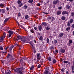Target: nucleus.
Masks as SVG:
<instances>
[{"label":"nucleus","instance_id":"1","mask_svg":"<svg viewBox=\"0 0 74 74\" xmlns=\"http://www.w3.org/2000/svg\"><path fill=\"white\" fill-rule=\"evenodd\" d=\"M40 53H38L36 54V56H37V61H39L41 59V57Z\"/></svg>","mask_w":74,"mask_h":74},{"label":"nucleus","instance_id":"2","mask_svg":"<svg viewBox=\"0 0 74 74\" xmlns=\"http://www.w3.org/2000/svg\"><path fill=\"white\" fill-rule=\"evenodd\" d=\"M21 70L22 69V70H23V68H17L14 69V71L15 72H17L18 73L21 71Z\"/></svg>","mask_w":74,"mask_h":74},{"label":"nucleus","instance_id":"3","mask_svg":"<svg viewBox=\"0 0 74 74\" xmlns=\"http://www.w3.org/2000/svg\"><path fill=\"white\" fill-rule=\"evenodd\" d=\"M8 33L10 34L9 35V38L11 37L12 35L13 34V33H14V32L12 31H11V30H10L8 31Z\"/></svg>","mask_w":74,"mask_h":74},{"label":"nucleus","instance_id":"4","mask_svg":"<svg viewBox=\"0 0 74 74\" xmlns=\"http://www.w3.org/2000/svg\"><path fill=\"white\" fill-rule=\"evenodd\" d=\"M25 59H26L25 58H22V59H20V62H21V63L22 64L23 66H24V65H25V62H23V60H25Z\"/></svg>","mask_w":74,"mask_h":74},{"label":"nucleus","instance_id":"5","mask_svg":"<svg viewBox=\"0 0 74 74\" xmlns=\"http://www.w3.org/2000/svg\"><path fill=\"white\" fill-rule=\"evenodd\" d=\"M6 34L5 32L3 33V36L2 37H1V39L3 41L4 39L5 38V35Z\"/></svg>","mask_w":74,"mask_h":74},{"label":"nucleus","instance_id":"6","mask_svg":"<svg viewBox=\"0 0 74 74\" xmlns=\"http://www.w3.org/2000/svg\"><path fill=\"white\" fill-rule=\"evenodd\" d=\"M22 36H21L20 35H18L17 36V38H16L15 39V40H21V39H22Z\"/></svg>","mask_w":74,"mask_h":74},{"label":"nucleus","instance_id":"7","mask_svg":"<svg viewBox=\"0 0 74 74\" xmlns=\"http://www.w3.org/2000/svg\"><path fill=\"white\" fill-rule=\"evenodd\" d=\"M59 2V0H54L53 1V4H58Z\"/></svg>","mask_w":74,"mask_h":74},{"label":"nucleus","instance_id":"8","mask_svg":"<svg viewBox=\"0 0 74 74\" xmlns=\"http://www.w3.org/2000/svg\"><path fill=\"white\" fill-rule=\"evenodd\" d=\"M59 35L58 36V37H59V38H61L63 36V35H64V33L62 32L60 34H59Z\"/></svg>","mask_w":74,"mask_h":74},{"label":"nucleus","instance_id":"9","mask_svg":"<svg viewBox=\"0 0 74 74\" xmlns=\"http://www.w3.org/2000/svg\"><path fill=\"white\" fill-rule=\"evenodd\" d=\"M21 40L23 42H25V41H26V38L25 37H22V38H21Z\"/></svg>","mask_w":74,"mask_h":74},{"label":"nucleus","instance_id":"10","mask_svg":"<svg viewBox=\"0 0 74 74\" xmlns=\"http://www.w3.org/2000/svg\"><path fill=\"white\" fill-rule=\"evenodd\" d=\"M62 15H65L66 14H68V12L66 11H64L62 12Z\"/></svg>","mask_w":74,"mask_h":74},{"label":"nucleus","instance_id":"11","mask_svg":"<svg viewBox=\"0 0 74 74\" xmlns=\"http://www.w3.org/2000/svg\"><path fill=\"white\" fill-rule=\"evenodd\" d=\"M61 53H64L65 52V49H62L60 50Z\"/></svg>","mask_w":74,"mask_h":74},{"label":"nucleus","instance_id":"12","mask_svg":"<svg viewBox=\"0 0 74 74\" xmlns=\"http://www.w3.org/2000/svg\"><path fill=\"white\" fill-rule=\"evenodd\" d=\"M66 9H67V10H70V9L71 8V7L69 5H66Z\"/></svg>","mask_w":74,"mask_h":74},{"label":"nucleus","instance_id":"13","mask_svg":"<svg viewBox=\"0 0 74 74\" xmlns=\"http://www.w3.org/2000/svg\"><path fill=\"white\" fill-rule=\"evenodd\" d=\"M38 29L40 31H41L42 29V26L41 25H40L38 27Z\"/></svg>","mask_w":74,"mask_h":74},{"label":"nucleus","instance_id":"14","mask_svg":"<svg viewBox=\"0 0 74 74\" xmlns=\"http://www.w3.org/2000/svg\"><path fill=\"white\" fill-rule=\"evenodd\" d=\"M10 18H6L5 19V20H4V23H5L6 22H7L9 19Z\"/></svg>","mask_w":74,"mask_h":74},{"label":"nucleus","instance_id":"15","mask_svg":"<svg viewBox=\"0 0 74 74\" xmlns=\"http://www.w3.org/2000/svg\"><path fill=\"white\" fill-rule=\"evenodd\" d=\"M56 62H57V61L55 59H53L52 61L53 64H55V63H56Z\"/></svg>","mask_w":74,"mask_h":74},{"label":"nucleus","instance_id":"16","mask_svg":"<svg viewBox=\"0 0 74 74\" xmlns=\"http://www.w3.org/2000/svg\"><path fill=\"white\" fill-rule=\"evenodd\" d=\"M61 19L62 20H63V21H64V20L66 19V17L64 16H62Z\"/></svg>","mask_w":74,"mask_h":74},{"label":"nucleus","instance_id":"17","mask_svg":"<svg viewBox=\"0 0 74 74\" xmlns=\"http://www.w3.org/2000/svg\"><path fill=\"white\" fill-rule=\"evenodd\" d=\"M70 30V27H68L66 29V30L68 32H69Z\"/></svg>","mask_w":74,"mask_h":74},{"label":"nucleus","instance_id":"18","mask_svg":"<svg viewBox=\"0 0 74 74\" xmlns=\"http://www.w3.org/2000/svg\"><path fill=\"white\" fill-rule=\"evenodd\" d=\"M11 71L9 70H8L7 73H6V74H11Z\"/></svg>","mask_w":74,"mask_h":74},{"label":"nucleus","instance_id":"19","mask_svg":"<svg viewBox=\"0 0 74 74\" xmlns=\"http://www.w3.org/2000/svg\"><path fill=\"white\" fill-rule=\"evenodd\" d=\"M57 14L58 15H60V14H61V11H58L57 12Z\"/></svg>","mask_w":74,"mask_h":74},{"label":"nucleus","instance_id":"20","mask_svg":"<svg viewBox=\"0 0 74 74\" xmlns=\"http://www.w3.org/2000/svg\"><path fill=\"white\" fill-rule=\"evenodd\" d=\"M42 24L43 26H45L47 25V24L46 23H42Z\"/></svg>","mask_w":74,"mask_h":74},{"label":"nucleus","instance_id":"21","mask_svg":"<svg viewBox=\"0 0 74 74\" xmlns=\"http://www.w3.org/2000/svg\"><path fill=\"white\" fill-rule=\"evenodd\" d=\"M73 21V19H70L69 22L70 23H72Z\"/></svg>","mask_w":74,"mask_h":74},{"label":"nucleus","instance_id":"22","mask_svg":"<svg viewBox=\"0 0 74 74\" xmlns=\"http://www.w3.org/2000/svg\"><path fill=\"white\" fill-rule=\"evenodd\" d=\"M15 45L16 46H18V47H19V48H22V47L20 45H19L16 43L15 44Z\"/></svg>","mask_w":74,"mask_h":74},{"label":"nucleus","instance_id":"23","mask_svg":"<svg viewBox=\"0 0 74 74\" xmlns=\"http://www.w3.org/2000/svg\"><path fill=\"white\" fill-rule=\"evenodd\" d=\"M14 46L12 45L11 46V47H10L9 50H10V51H11L12 49V48H14Z\"/></svg>","mask_w":74,"mask_h":74},{"label":"nucleus","instance_id":"24","mask_svg":"<svg viewBox=\"0 0 74 74\" xmlns=\"http://www.w3.org/2000/svg\"><path fill=\"white\" fill-rule=\"evenodd\" d=\"M25 19H27L29 18V15H25Z\"/></svg>","mask_w":74,"mask_h":74},{"label":"nucleus","instance_id":"25","mask_svg":"<svg viewBox=\"0 0 74 74\" xmlns=\"http://www.w3.org/2000/svg\"><path fill=\"white\" fill-rule=\"evenodd\" d=\"M29 44L32 45V47H33V45H34V43L32 42H29Z\"/></svg>","mask_w":74,"mask_h":74},{"label":"nucleus","instance_id":"26","mask_svg":"<svg viewBox=\"0 0 74 74\" xmlns=\"http://www.w3.org/2000/svg\"><path fill=\"white\" fill-rule=\"evenodd\" d=\"M67 26H68V27H70V22L69 21L67 23Z\"/></svg>","mask_w":74,"mask_h":74},{"label":"nucleus","instance_id":"27","mask_svg":"<svg viewBox=\"0 0 74 74\" xmlns=\"http://www.w3.org/2000/svg\"><path fill=\"white\" fill-rule=\"evenodd\" d=\"M57 42H58V41L56 40H55L54 41V45H55L56 44H57Z\"/></svg>","mask_w":74,"mask_h":74},{"label":"nucleus","instance_id":"28","mask_svg":"<svg viewBox=\"0 0 74 74\" xmlns=\"http://www.w3.org/2000/svg\"><path fill=\"white\" fill-rule=\"evenodd\" d=\"M46 30H49L50 29V27L49 26H47L46 28Z\"/></svg>","mask_w":74,"mask_h":74},{"label":"nucleus","instance_id":"29","mask_svg":"<svg viewBox=\"0 0 74 74\" xmlns=\"http://www.w3.org/2000/svg\"><path fill=\"white\" fill-rule=\"evenodd\" d=\"M33 0H29L28 2L29 3H33Z\"/></svg>","mask_w":74,"mask_h":74},{"label":"nucleus","instance_id":"30","mask_svg":"<svg viewBox=\"0 0 74 74\" xmlns=\"http://www.w3.org/2000/svg\"><path fill=\"white\" fill-rule=\"evenodd\" d=\"M37 35L38 37V38H39L40 36V34L39 32H38Z\"/></svg>","mask_w":74,"mask_h":74},{"label":"nucleus","instance_id":"31","mask_svg":"<svg viewBox=\"0 0 74 74\" xmlns=\"http://www.w3.org/2000/svg\"><path fill=\"white\" fill-rule=\"evenodd\" d=\"M65 69L64 68H62L61 69V71L62 73H64Z\"/></svg>","mask_w":74,"mask_h":74},{"label":"nucleus","instance_id":"32","mask_svg":"<svg viewBox=\"0 0 74 74\" xmlns=\"http://www.w3.org/2000/svg\"><path fill=\"white\" fill-rule=\"evenodd\" d=\"M50 49L51 50H52V49H54V47H53L52 46H51L50 47Z\"/></svg>","mask_w":74,"mask_h":74},{"label":"nucleus","instance_id":"33","mask_svg":"<svg viewBox=\"0 0 74 74\" xmlns=\"http://www.w3.org/2000/svg\"><path fill=\"white\" fill-rule=\"evenodd\" d=\"M2 12L3 14H4V13H5V9H2Z\"/></svg>","mask_w":74,"mask_h":74},{"label":"nucleus","instance_id":"34","mask_svg":"<svg viewBox=\"0 0 74 74\" xmlns=\"http://www.w3.org/2000/svg\"><path fill=\"white\" fill-rule=\"evenodd\" d=\"M23 5V3H21V4H19V5H18L19 7H22V6Z\"/></svg>","mask_w":74,"mask_h":74},{"label":"nucleus","instance_id":"35","mask_svg":"<svg viewBox=\"0 0 74 74\" xmlns=\"http://www.w3.org/2000/svg\"><path fill=\"white\" fill-rule=\"evenodd\" d=\"M63 62L64 63H66V64L68 63V61H67L64 60Z\"/></svg>","mask_w":74,"mask_h":74},{"label":"nucleus","instance_id":"36","mask_svg":"<svg viewBox=\"0 0 74 74\" xmlns=\"http://www.w3.org/2000/svg\"><path fill=\"white\" fill-rule=\"evenodd\" d=\"M74 12H72L71 13V16H74Z\"/></svg>","mask_w":74,"mask_h":74},{"label":"nucleus","instance_id":"37","mask_svg":"<svg viewBox=\"0 0 74 74\" xmlns=\"http://www.w3.org/2000/svg\"><path fill=\"white\" fill-rule=\"evenodd\" d=\"M48 60H49V61H51V60H51V58L50 57H48Z\"/></svg>","mask_w":74,"mask_h":74},{"label":"nucleus","instance_id":"38","mask_svg":"<svg viewBox=\"0 0 74 74\" xmlns=\"http://www.w3.org/2000/svg\"><path fill=\"white\" fill-rule=\"evenodd\" d=\"M49 72L48 71H46L44 73V74H48Z\"/></svg>","mask_w":74,"mask_h":74},{"label":"nucleus","instance_id":"39","mask_svg":"<svg viewBox=\"0 0 74 74\" xmlns=\"http://www.w3.org/2000/svg\"><path fill=\"white\" fill-rule=\"evenodd\" d=\"M39 40L40 41H42V37L40 36L39 38Z\"/></svg>","mask_w":74,"mask_h":74},{"label":"nucleus","instance_id":"40","mask_svg":"<svg viewBox=\"0 0 74 74\" xmlns=\"http://www.w3.org/2000/svg\"><path fill=\"white\" fill-rule=\"evenodd\" d=\"M4 4H0V7H4Z\"/></svg>","mask_w":74,"mask_h":74},{"label":"nucleus","instance_id":"41","mask_svg":"<svg viewBox=\"0 0 74 74\" xmlns=\"http://www.w3.org/2000/svg\"><path fill=\"white\" fill-rule=\"evenodd\" d=\"M22 70L23 69H21V70L18 73H19L20 74H23L22 72L21 71H22Z\"/></svg>","mask_w":74,"mask_h":74},{"label":"nucleus","instance_id":"42","mask_svg":"<svg viewBox=\"0 0 74 74\" xmlns=\"http://www.w3.org/2000/svg\"><path fill=\"white\" fill-rule=\"evenodd\" d=\"M34 69V66H32L30 69L31 70H32Z\"/></svg>","mask_w":74,"mask_h":74},{"label":"nucleus","instance_id":"43","mask_svg":"<svg viewBox=\"0 0 74 74\" xmlns=\"http://www.w3.org/2000/svg\"><path fill=\"white\" fill-rule=\"evenodd\" d=\"M51 19L52 21H55V17H52Z\"/></svg>","mask_w":74,"mask_h":74},{"label":"nucleus","instance_id":"44","mask_svg":"<svg viewBox=\"0 0 74 74\" xmlns=\"http://www.w3.org/2000/svg\"><path fill=\"white\" fill-rule=\"evenodd\" d=\"M58 10H62V7L61 6L59 7H58Z\"/></svg>","mask_w":74,"mask_h":74},{"label":"nucleus","instance_id":"45","mask_svg":"<svg viewBox=\"0 0 74 74\" xmlns=\"http://www.w3.org/2000/svg\"><path fill=\"white\" fill-rule=\"evenodd\" d=\"M73 42V40L70 39L69 40V43L71 44L72 42Z\"/></svg>","mask_w":74,"mask_h":74},{"label":"nucleus","instance_id":"46","mask_svg":"<svg viewBox=\"0 0 74 74\" xmlns=\"http://www.w3.org/2000/svg\"><path fill=\"white\" fill-rule=\"evenodd\" d=\"M47 42L48 43V44H49V39L48 38H47Z\"/></svg>","mask_w":74,"mask_h":74},{"label":"nucleus","instance_id":"47","mask_svg":"<svg viewBox=\"0 0 74 74\" xmlns=\"http://www.w3.org/2000/svg\"><path fill=\"white\" fill-rule=\"evenodd\" d=\"M23 8L24 9H26V8H27V6L24 5L23 7Z\"/></svg>","mask_w":74,"mask_h":74},{"label":"nucleus","instance_id":"48","mask_svg":"<svg viewBox=\"0 0 74 74\" xmlns=\"http://www.w3.org/2000/svg\"><path fill=\"white\" fill-rule=\"evenodd\" d=\"M21 3V1L20 0H18L17 1V3L18 4H20V3Z\"/></svg>","mask_w":74,"mask_h":74},{"label":"nucleus","instance_id":"49","mask_svg":"<svg viewBox=\"0 0 74 74\" xmlns=\"http://www.w3.org/2000/svg\"><path fill=\"white\" fill-rule=\"evenodd\" d=\"M47 19L48 20H50V19H51V17L50 16H48L47 17Z\"/></svg>","mask_w":74,"mask_h":74},{"label":"nucleus","instance_id":"50","mask_svg":"<svg viewBox=\"0 0 74 74\" xmlns=\"http://www.w3.org/2000/svg\"><path fill=\"white\" fill-rule=\"evenodd\" d=\"M10 54H8V55L7 57V58H10Z\"/></svg>","mask_w":74,"mask_h":74},{"label":"nucleus","instance_id":"51","mask_svg":"<svg viewBox=\"0 0 74 74\" xmlns=\"http://www.w3.org/2000/svg\"><path fill=\"white\" fill-rule=\"evenodd\" d=\"M45 71H48V67H46L45 68Z\"/></svg>","mask_w":74,"mask_h":74},{"label":"nucleus","instance_id":"52","mask_svg":"<svg viewBox=\"0 0 74 74\" xmlns=\"http://www.w3.org/2000/svg\"><path fill=\"white\" fill-rule=\"evenodd\" d=\"M71 69H72V70H74V65L71 66Z\"/></svg>","mask_w":74,"mask_h":74},{"label":"nucleus","instance_id":"53","mask_svg":"<svg viewBox=\"0 0 74 74\" xmlns=\"http://www.w3.org/2000/svg\"><path fill=\"white\" fill-rule=\"evenodd\" d=\"M18 16H21V14L20 13H18Z\"/></svg>","mask_w":74,"mask_h":74},{"label":"nucleus","instance_id":"54","mask_svg":"<svg viewBox=\"0 0 74 74\" xmlns=\"http://www.w3.org/2000/svg\"><path fill=\"white\" fill-rule=\"evenodd\" d=\"M71 27H72V28H73V29H74V23L72 24Z\"/></svg>","mask_w":74,"mask_h":74},{"label":"nucleus","instance_id":"55","mask_svg":"<svg viewBox=\"0 0 74 74\" xmlns=\"http://www.w3.org/2000/svg\"><path fill=\"white\" fill-rule=\"evenodd\" d=\"M40 67H41V65H38V68H40Z\"/></svg>","mask_w":74,"mask_h":74},{"label":"nucleus","instance_id":"56","mask_svg":"<svg viewBox=\"0 0 74 74\" xmlns=\"http://www.w3.org/2000/svg\"><path fill=\"white\" fill-rule=\"evenodd\" d=\"M0 49L1 50H3V47H0Z\"/></svg>","mask_w":74,"mask_h":74},{"label":"nucleus","instance_id":"57","mask_svg":"<svg viewBox=\"0 0 74 74\" xmlns=\"http://www.w3.org/2000/svg\"><path fill=\"white\" fill-rule=\"evenodd\" d=\"M30 32H31V33H34V31H33V30L32 29H31L30 30Z\"/></svg>","mask_w":74,"mask_h":74},{"label":"nucleus","instance_id":"58","mask_svg":"<svg viewBox=\"0 0 74 74\" xmlns=\"http://www.w3.org/2000/svg\"><path fill=\"white\" fill-rule=\"evenodd\" d=\"M6 9L7 11H8L9 10H10V9L8 7L6 8Z\"/></svg>","mask_w":74,"mask_h":74},{"label":"nucleus","instance_id":"59","mask_svg":"<svg viewBox=\"0 0 74 74\" xmlns=\"http://www.w3.org/2000/svg\"><path fill=\"white\" fill-rule=\"evenodd\" d=\"M21 27L22 28H23V29H25V27H23L22 25H21Z\"/></svg>","mask_w":74,"mask_h":74},{"label":"nucleus","instance_id":"60","mask_svg":"<svg viewBox=\"0 0 74 74\" xmlns=\"http://www.w3.org/2000/svg\"><path fill=\"white\" fill-rule=\"evenodd\" d=\"M69 45H68V46H70L71 45V43H68Z\"/></svg>","mask_w":74,"mask_h":74},{"label":"nucleus","instance_id":"61","mask_svg":"<svg viewBox=\"0 0 74 74\" xmlns=\"http://www.w3.org/2000/svg\"><path fill=\"white\" fill-rule=\"evenodd\" d=\"M34 29L35 30H37V27H34Z\"/></svg>","mask_w":74,"mask_h":74},{"label":"nucleus","instance_id":"62","mask_svg":"<svg viewBox=\"0 0 74 74\" xmlns=\"http://www.w3.org/2000/svg\"><path fill=\"white\" fill-rule=\"evenodd\" d=\"M38 6H40V4L38 3Z\"/></svg>","mask_w":74,"mask_h":74},{"label":"nucleus","instance_id":"63","mask_svg":"<svg viewBox=\"0 0 74 74\" xmlns=\"http://www.w3.org/2000/svg\"><path fill=\"white\" fill-rule=\"evenodd\" d=\"M72 73H74V70H72Z\"/></svg>","mask_w":74,"mask_h":74},{"label":"nucleus","instance_id":"64","mask_svg":"<svg viewBox=\"0 0 74 74\" xmlns=\"http://www.w3.org/2000/svg\"><path fill=\"white\" fill-rule=\"evenodd\" d=\"M73 34L74 36V31L73 32Z\"/></svg>","mask_w":74,"mask_h":74}]
</instances>
